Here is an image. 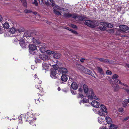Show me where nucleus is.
Returning a JSON list of instances; mask_svg holds the SVG:
<instances>
[{
  "label": "nucleus",
  "instance_id": "39",
  "mask_svg": "<svg viewBox=\"0 0 129 129\" xmlns=\"http://www.w3.org/2000/svg\"><path fill=\"white\" fill-rule=\"evenodd\" d=\"M54 13L58 15H61V13L59 11H57L56 10H54Z\"/></svg>",
  "mask_w": 129,
  "mask_h": 129
},
{
  "label": "nucleus",
  "instance_id": "47",
  "mask_svg": "<svg viewBox=\"0 0 129 129\" xmlns=\"http://www.w3.org/2000/svg\"><path fill=\"white\" fill-rule=\"evenodd\" d=\"M106 74L108 75H111L112 74V72L110 71L107 70L106 71Z\"/></svg>",
  "mask_w": 129,
  "mask_h": 129
},
{
  "label": "nucleus",
  "instance_id": "51",
  "mask_svg": "<svg viewBox=\"0 0 129 129\" xmlns=\"http://www.w3.org/2000/svg\"><path fill=\"white\" fill-rule=\"evenodd\" d=\"M71 93L75 95L76 94V92L75 91H74L73 90L71 89Z\"/></svg>",
  "mask_w": 129,
  "mask_h": 129
},
{
  "label": "nucleus",
  "instance_id": "23",
  "mask_svg": "<svg viewBox=\"0 0 129 129\" xmlns=\"http://www.w3.org/2000/svg\"><path fill=\"white\" fill-rule=\"evenodd\" d=\"M3 27L4 29H7L9 28V24L7 22H5V23L3 25Z\"/></svg>",
  "mask_w": 129,
  "mask_h": 129
},
{
  "label": "nucleus",
  "instance_id": "64",
  "mask_svg": "<svg viewBox=\"0 0 129 129\" xmlns=\"http://www.w3.org/2000/svg\"><path fill=\"white\" fill-rule=\"evenodd\" d=\"M129 118V117H128V116L127 117L124 118V121H126L127 120H128Z\"/></svg>",
  "mask_w": 129,
  "mask_h": 129
},
{
  "label": "nucleus",
  "instance_id": "12",
  "mask_svg": "<svg viewBox=\"0 0 129 129\" xmlns=\"http://www.w3.org/2000/svg\"><path fill=\"white\" fill-rule=\"evenodd\" d=\"M59 72L61 73L62 74H66L68 72V70L65 67H61L59 68Z\"/></svg>",
  "mask_w": 129,
  "mask_h": 129
},
{
  "label": "nucleus",
  "instance_id": "2",
  "mask_svg": "<svg viewBox=\"0 0 129 129\" xmlns=\"http://www.w3.org/2000/svg\"><path fill=\"white\" fill-rule=\"evenodd\" d=\"M50 75L52 78L57 79H59L61 76L59 70L56 69H52L51 70Z\"/></svg>",
  "mask_w": 129,
  "mask_h": 129
},
{
  "label": "nucleus",
  "instance_id": "35",
  "mask_svg": "<svg viewBox=\"0 0 129 129\" xmlns=\"http://www.w3.org/2000/svg\"><path fill=\"white\" fill-rule=\"evenodd\" d=\"M128 103V99L124 100V101L122 103V105H127Z\"/></svg>",
  "mask_w": 129,
  "mask_h": 129
},
{
  "label": "nucleus",
  "instance_id": "18",
  "mask_svg": "<svg viewBox=\"0 0 129 129\" xmlns=\"http://www.w3.org/2000/svg\"><path fill=\"white\" fill-rule=\"evenodd\" d=\"M97 70L98 72L101 74L104 75V72L102 68L99 67H97Z\"/></svg>",
  "mask_w": 129,
  "mask_h": 129
},
{
  "label": "nucleus",
  "instance_id": "15",
  "mask_svg": "<svg viewBox=\"0 0 129 129\" xmlns=\"http://www.w3.org/2000/svg\"><path fill=\"white\" fill-rule=\"evenodd\" d=\"M19 44L23 48H26V44L25 43L24 39H21L19 40Z\"/></svg>",
  "mask_w": 129,
  "mask_h": 129
},
{
  "label": "nucleus",
  "instance_id": "4",
  "mask_svg": "<svg viewBox=\"0 0 129 129\" xmlns=\"http://www.w3.org/2000/svg\"><path fill=\"white\" fill-rule=\"evenodd\" d=\"M29 53L34 55H37L39 54L38 50L37 49V46L33 44H30L29 46Z\"/></svg>",
  "mask_w": 129,
  "mask_h": 129
},
{
  "label": "nucleus",
  "instance_id": "58",
  "mask_svg": "<svg viewBox=\"0 0 129 129\" xmlns=\"http://www.w3.org/2000/svg\"><path fill=\"white\" fill-rule=\"evenodd\" d=\"M64 11H67V12L64 13V14H66L67 13H68L69 12V11H68V10L66 9H64Z\"/></svg>",
  "mask_w": 129,
  "mask_h": 129
},
{
  "label": "nucleus",
  "instance_id": "31",
  "mask_svg": "<svg viewBox=\"0 0 129 129\" xmlns=\"http://www.w3.org/2000/svg\"><path fill=\"white\" fill-rule=\"evenodd\" d=\"M91 105H99V103L96 101L94 100L92 102Z\"/></svg>",
  "mask_w": 129,
  "mask_h": 129
},
{
  "label": "nucleus",
  "instance_id": "60",
  "mask_svg": "<svg viewBox=\"0 0 129 129\" xmlns=\"http://www.w3.org/2000/svg\"><path fill=\"white\" fill-rule=\"evenodd\" d=\"M34 77L35 78V80L37 79V78H38L36 74H35L34 75Z\"/></svg>",
  "mask_w": 129,
  "mask_h": 129
},
{
  "label": "nucleus",
  "instance_id": "45",
  "mask_svg": "<svg viewBox=\"0 0 129 129\" xmlns=\"http://www.w3.org/2000/svg\"><path fill=\"white\" fill-rule=\"evenodd\" d=\"M47 53L49 54H53L54 52L53 51H52L49 50H48L47 51Z\"/></svg>",
  "mask_w": 129,
  "mask_h": 129
},
{
  "label": "nucleus",
  "instance_id": "13",
  "mask_svg": "<svg viewBox=\"0 0 129 129\" xmlns=\"http://www.w3.org/2000/svg\"><path fill=\"white\" fill-rule=\"evenodd\" d=\"M42 70H45L48 71L49 67V64L48 63H46L45 62L43 63L42 64Z\"/></svg>",
  "mask_w": 129,
  "mask_h": 129
},
{
  "label": "nucleus",
  "instance_id": "19",
  "mask_svg": "<svg viewBox=\"0 0 129 129\" xmlns=\"http://www.w3.org/2000/svg\"><path fill=\"white\" fill-rule=\"evenodd\" d=\"M100 107L101 111L102 110L103 111L106 113H107V108L105 105H100Z\"/></svg>",
  "mask_w": 129,
  "mask_h": 129
},
{
  "label": "nucleus",
  "instance_id": "29",
  "mask_svg": "<svg viewBox=\"0 0 129 129\" xmlns=\"http://www.w3.org/2000/svg\"><path fill=\"white\" fill-rule=\"evenodd\" d=\"M88 99H87L85 98H84L81 100V102L83 103H87L88 101Z\"/></svg>",
  "mask_w": 129,
  "mask_h": 129
},
{
  "label": "nucleus",
  "instance_id": "43",
  "mask_svg": "<svg viewBox=\"0 0 129 129\" xmlns=\"http://www.w3.org/2000/svg\"><path fill=\"white\" fill-rule=\"evenodd\" d=\"M40 51L42 53L44 52L45 51V48L43 47H41L40 49Z\"/></svg>",
  "mask_w": 129,
  "mask_h": 129
},
{
  "label": "nucleus",
  "instance_id": "9",
  "mask_svg": "<svg viewBox=\"0 0 129 129\" xmlns=\"http://www.w3.org/2000/svg\"><path fill=\"white\" fill-rule=\"evenodd\" d=\"M39 57L40 58L44 61H47L48 60V56L43 54L40 55Z\"/></svg>",
  "mask_w": 129,
  "mask_h": 129
},
{
  "label": "nucleus",
  "instance_id": "55",
  "mask_svg": "<svg viewBox=\"0 0 129 129\" xmlns=\"http://www.w3.org/2000/svg\"><path fill=\"white\" fill-rule=\"evenodd\" d=\"M29 122L30 123V124H31L32 125H33V124H34L35 126H36V125L35 123V122H33L32 121H30Z\"/></svg>",
  "mask_w": 129,
  "mask_h": 129
},
{
  "label": "nucleus",
  "instance_id": "34",
  "mask_svg": "<svg viewBox=\"0 0 129 129\" xmlns=\"http://www.w3.org/2000/svg\"><path fill=\"white\" fill-rule=\"evenodd\" d=\"M22 4L23 6L25 7H27V3L26 1H22Z\"/></svg>",
  "mask_w": 129,
  "mask_h": 129
},
{
  "label": "nucleus",
  "instance_id": "28",
  "mask_svg": "<svg viewBox=\"0 0 129 129\" xmlns=\"http://www.w3.org/2000/svg\"><path fill=\"white\" fill-rule=\"evenodd\" d=\"M98 122L100 124H103L104 122V120L103 119L102 117H99L98 118Z\"/></svg>",
  "mask_w": 129,
  "mask_h": 129
},
{
  "label": "nucleus",
  "instance_id": "33",
  "mask_svg": "<svg viewBox=\"0 0 129 129\" xmlns=\"http://www.w3.org/2000/svg\"><path fill=\"white\" fill-rule=\"evenodd\" d=\"M24 11L25 13H30L32 12V10L31 9H26L24 10Z\"/></svg>",
  "mask_w": 129,
  "mask_h": 129
},
{
  "label": "nucleus",
  "instance_id": "57",
  "mask_svg": "<svg viewBox=\"0 0 129 129\" xmlns=\"http://www.w3.org/2000/svg\"><path fill=\"white\" fill-rule=\"evenodd\" d=\"M83 96V95L82 94H79V95L78 96V98H81Z\"/></svg>",
  "mask_w": 129,
  "mask_h": 129
},
{
  "label": "nucleus",
  "instance_id": "37",
  "mask_svg": "<svg viewBox=\"0 0 129 129\" xmlns=\"http://www.w3.org/2000/svg\"><path fill=\"white\" fill-rule=\"evenodd\" d=\"M122 30L121 29H120L116 31V34L117 35H119L122 32Z\"/></svg>",
  "mask_w": 129,
  "mask_h": 129
},
{
  "label": "nucleus",
  "instance_id": "56",
  "mask_svg": "<svg viewBox=\"0 0 129 129\" xmlns=\"http://www.w3.org/2000/svg\"><path fill=\"white\" fill-rule=\"evenodd\" d=\"M124 90L126 91L127 94L129 95V89L125 88L124 89Z\"/></svg>",
  "mask_w": 129,
  "mask_h": 129
},
{
  "label": "nucleus",
  "instance_id": "30",
  "mask_svg": "<svg viewBox=\"0 0 129 129\" xmlns=\"http://www.w3.org/2000/svg\"><path fill=\"white\" fill-rule=\"evenodd\" d=\"M16 31L15 29L13 27H12V28L10 29L9 30V32L13 34Z\"/></svg>",
  "mask_w": 129,
  "mask_h": 129
},
{
  "label": "nucleus",
  "instance_id": "62",
  "mask_svg": "<svg viewBox=\"0 0 129 129\" xmlns=\"http://www.w3.org/2000/svg\"><path fill=\"white\" fill-rule=\"evenodd\" d=\"M72 27L73 28H77V27L76 25H74V24H72Z\"/></svg>",
  "mask_w": 129,
  "mask_h": 129
},
{
  "label": "nucleus",
  "instance_id": "5",
  "mask_svg": "<svg viewBox=\"0 0 129 129\" xmlns=\"http://www.w3.org/2000/svg\"><path fill=\"white\" fill-rule=\"evenodd\" d=\"M94 107L93 110L96 114L101 116L104 115L102 112L101 110L100 105H92Z\"/></svg>",
  "mask_w": 129,
  "mask_h": 129
},
{
  "label": "nucleus",
  "instance_id": "53",
  "mask_svg": "<svg viewBox=\"0 0 129 129\" xmlns=\"http://www.w3.org/2000/svg\"><path fill=\"white\" fill-rule=\"evenodd\" d=\"M73 80L72 79V78H70L69 80L68 81V84L70 85V84H69V83H71V82H72Z\"/></svg>",
  "mask_w": 129,
  "mask_h": 129
},
{
  "label": "nucleus",
  "instance_id": "10",
  "mask_svg": "<svg viewBox=\"0 0 129 129\" xmlns=\"http://www.w3.org/2000/svg\"><path fill=\"white\" fill-rule=\"evenodd\" d=\"M97 59L99 60L101 62L106 63H112L111 60L106 59H104L101 58H98Z\"/></svg>",
  "mask_w": 129,
  "mask_h": 129
},
{
  "label": "nucleus",
  "instance_id": "61",
  "mask_svg": "<svg viewBox=\"0 0 129 129\" xmlns=\"http://www.w3.org/2000/svg\"><path fill=\"white\" fill-rule=\"evenodd\" d=\"M85 60V59L84 58H81L80 60V61L81 62H84V61Z\"/></svg>",
  "mask_w": 129,
  "mask_h": 129
},
{
  "label": "nucleus",
  "instance_id": "24",
  "mask_svg": "<svg viewBox=\"0 0 129 129\" xmlns=\"http://www.w3.org/2000/svg\"><path fill=\"white\" fill-rule=\"evenodd\" d=\"M60 54L59 53H56L54 55V57L55 58L58 59L60 57Z\"/></svg>",
  "mask_w": 129,
  "mask_h": 129
},
{
  "label": "nucleus",
  "instance_id": "38",
  "mask_svg": "<svg viewBox=\"0 0 129 129\" xmlns=\"http://www.w3.org/2000/svg\"><path fill=\"white\" fill-rule=\"evenodd\" d=\"M35 81L37 84H40L42 83L41 81L39 78H37Z\"/></svg>",
  "mask_w": 129,
  "mask_h": 129
},
{
  "label": "nucleus",
  "instance_id": "46",
  "mask_svg": "<svg viewBox=\"0 0 129 129\" xmlns=\"http://www.w3.org/2000/svg\"><path fill=\"white\" fill-rule=\"evenodd\" d=\"M106 23H107L106 22H100L99 24L100 25L103 26H106Z\"/></svg>",
  "mask_w": 129,
  "mask_h": 129
},
{
  "label": "nucleus",
  "instance_id": "1",
  "mask_svg": "<svg viewBox=\"0 0 129 129\" xmlns=\"http://www.w3.org/2000/svg\"><path fill=\"white\" fill-rule=\"evenodd\" d=\"M118 77L119 76L117 74H115L113 76L112 79L110 77L108 79L116 91H118L119 89V85L117 84L119 83V81L120 80L118 79Z\"/></svg>",
  "mask_w": 129,
  "mask_h": 129
},
{
  "label": "nucleus",
  "instance_id": "32",
  "mask_svg": "<svg viewBox=\"0 0 129 129\" xmlns=\"http://www.w3.org/2000/svg\"><path fill=\"white\" fill-rule=\"evenodd\" d=\"M99 29L101 31H104L106 30V28L104 26H103V27L99 26Z\"/></svg>",
  "mask_w": 129,
  "mask_h": 129
},
{
  "label": "nucleus",
  "instance_id": "40",
  "mask_svg": "<svg viewBox=\"0 0 129 129\" xmlns=\"http://www.w3.org/2000/svg\"><path fill=\"white\" fill-rule=\"evenodd\" d=\"M32 4H33L35 5L36 6H38V3L37 2V0H34V1L32 2Z\"/></svg>",
  "mask_w": 129,
  "mask_h": 129
},
{
  "label": "nucleus",
  "instance_id": "59",
  "mask_svg": "<svg viewBox=\"0 0 129 129\" xmlns=\"http://www.w3.org/2000/svg\"><path fill=\"white\" fill-rule=\"evenodd\" d=\"M65 28L66 29L69 30L70 31H71L72 30V29H70V28H69L68 27H65Z\"/></svg>",
  "mask_w": 129,
  "mask_h": 129
},
{
  "label": "nucleus",
  "instance_id": "49",
  "mask_svg": "<svg viewBox=\"0 0 129 129\" xmlns=\"http://www.w3.org/2000/svg\"><path fill=\"white\" fill-rule=\"evenodd\" d=\"M119 111L121 112H123L124 111V109L122 108H119L118 109Z\"/></svg>",
  "mask_w": 129,
  "mask_h": 129
},
{
  "label": "nucleus",
  "instance_id": "16",
  "mask_svg": "<svg viewBox=\"0 0 129 129\" xmlns=\"http://www.w3.org/2000/svg\"><path fill=\"white\" fill-rule=\"evenodd\" d=\"M71 87L73 89L76 90L78 88L77 84L75 82L73 81L71 85Z\"/></svg>",
  "mask_w": 129,
  "mask_h": 129
},
{
  "label": "nucleus",
  "instance_id": "50",
  "mask_svg": "<svg viewBox=\"0 0 129 129\" xmlns=\"http://www.w3.org/2000/svg\"><path fill=\"white\" fill-rule=\"evenodd\" d=\"M77 16L76 14H73V15H72V17L73 18H74V19H76L77 17Z\"/></svg>",
  "mask_w": 129,
  "mask_h": 129
},
{
  "label": "nucleus",
  "instance_id": "8",
  "mask_svg": "<svg viewBox=\"0 0 129 129\" xmlns=\"http://www.w3.org/2000/svg\"><path fill=\"white\" fill-rule=\"evenodd\" d=\"M77 67L79 70H81L85 74L89 70V69L84 68L83 66L80 64H78Z\"/></svg>",
  "mask_w": 129,
  "mask_h": 129
},
{
  "label": "nucleus",
  "instance_id": "54",
  "mask_svg": "<svg viewBox=\"0 0 129 129\" xmlns=\"http://www.w3.org/2000/svg\"><path fill=\"white\" fill-rule=\"evenodd\" d=\"M71 31L74 34H78V33H77V32L75 30L72 29V30Z\"/></svg>",
  "mask_w": 129,
  "mask_h": 129
},
{
  "label": "nucleus",
  "instance_id": "26",
  "mask_svg": "<svg viewBox=\"0 0 129 129\" xmlns=\"http://www.w3.org/2000/svg\"><path fill=\"white\" fill-rule=\"evenodd\" d=\"M86 74H87L89 75H90L92 77L96 78L95 76L93 74V73L92 72V71L89 69V70L87 71V72L86 73Z\"/></svg>",
  "mask_w": 129,
  "mask_h": 129
},
{
  "label": "nucleus",
  "instance_id": "41",
  "mask_svg": "<svg viewBox=\"0 0 129 129\" xmlns=\"http://www.w3.org/2000/svg\"><path fill=\"white\" fill-rule=\"evenodd\" d=\"M39 98H40V96H39ZM40 99V98H39L37 100V99H35V102L36 104H39V103L40 102V100L39 101V100ZM41 99L40 100H41Z\"/></svg>",
  "mask_w": 129,
  "mask_h": 129
},
{
  "label": "nucleus",
  "instance_id": "11",
  "mask_svg": "<svg viewBox=\"0 0 129 129\" xmlns=\"http://www.w3.org/2000/svg\"><path fill=\"white\" fill-rule=\"evenodd\" d=\"M88 99H90L91 100H92L93 98L95 99L98 100V98H97L96 95L94 94V92L91 91V95H88Z\"/></svg>",
  "mask_w": 129,
  "mask_h": 129
},
{
  "label": "nucleus",
  "instance_id": "3",
  "mask_svg": "<svg viewBox=\"0 0 129 129\" xmlns=\"http://www.w3.org/2000/svg\"><path fill=\"white\" fill-rule=\"evenodd\" d=\"M85 25L92 28L95 27L96 26L99 25V23L97 20H86L84 23Z\"/></svg>",
  "mask_w": 129,
  "mask_h": 129
},
{
  "label": "nucleus",
  "instance_id": "21",
  "mask_svg": "<svg viewBox=\"0 0 129 129\" xmlns=\"http://www.w3.org/2000/svg\"><path fill=\"white\" fill-rule=\"evenodd\" d=\"M83 89L84 92L85 93H87L88 91V88L87 86L85 84L84 85H83Z\"/></svg>",
  "mask_w": 129,
  "mask_h": 129
},
{
  "label": "nucleus",
  "instance_id": "17",
  "mask_svg": "<svg viewBox=\"0 0 129 129\" xmlns=\"http://www.w3.org/2000/svg\"><path fill=\"white\" fill-rule=\"evenodd\" d=\"M105 118L106 121V122L107 123L110 124L111 123L112 121V120L111 118L109 116H106L105 115H103Z\"/></svg>",
  "mask_w": 129,
  "mask_h": 129
},
{
  "label": "nucleus",
  "instance_id": "42",
  "mask_svg": "<svg viewBox=\"0 0 129 129\" xmlns=\"http://www.w3.org/2000/svg\"><path fill=\"white\" fill-rule=\"evenodd\" d=\"M119 84H120L121 85L125 86L127 87H128V86L125 84L121 82L120 81H119V82L118 83Z\"/></svg>",
  "mask_w": 129,
  "mask_h": 129
},
{
  "label": "nucleus",
  "instance_id": "22",
  "mask_svg": "<svg viewBox=\"0 0 129 129\" xmlns=\"http://www.w3.org/2000/svg\"><path fill=\"white\" fill-rule=\"evenodd\" d=\"M37 55V56H35V61L36 63H40V59H39V56H38V55Z\"/></svg>",
  "mask_w": 129,
  "mask_h": 129
},
{
  "label": "nucleus",
  "instance_id": "7",
  "mask_svg": "<svg viewBox=\"0 0 129 129\" xmlns=\"http://www.w3.org/2000/svg\"><path fill=\"white\" fill-rule=\"evenodd\" d=\"M68 76L65 74H62L61 77V83L64 84V83L63 82H66L68 80Z\"/></svg>",
  "mask_w": 129,
  "mask_h": 129
},
{
  "label": "nucleus",
  "instance_id": "63",
  "mask_svg": "<svg viewBox=\"0 0 129 129\" xmlns=\"http://www.w3.org/2000/svg\"><path fill=\"white\" fill-rule=\"evenodd\" d=\"M72 16V14H69L67 15V16L68 17H70Z\"/></svg>",
  "mask_w": 129,
  "mask_h": 129
},
{
  "label": "nucleus",
  "instance_id": "25",
  "mask_svg": "<svg viewBox=\"0 0 129 129\" xmlns=\"http://www.w3.org/2000/svg\"><path fill=\"white\" fill-rule=\"evenodd\" d=\"M32 42L35 44H39V42L35 38H32Z\"/></svg>",
  "mask_w": 129,
  "mask_h": 129
},
{
  "label": "nucleus",
  "instance_id": "48",
  "mask_svg": "<svg viewBox=\"0 0 129 129\" xmlns=\"http://www.w3.org/2000/svg\"><path fill=\"white\" fill-rule=\"evenodd\" d=\"M53 67L54 68V69H56L58 70V66L57 64H55L53 65Z\"/></svg>",
  "mask_w": 129,
  "mask_h": 129
},
{
  "label": "nucleus",
  "instance_id": "20",
  "mask_svg": "<svg viewBox=\"0 0 129 129\" xmlns=\"http://www.w3.org/2000/svg\"><path fill=\"white\" fill-rule=\"evenodd\" d=\"M86 17L84 16H79L77 17V18L80 21H85Z\"/></svg>",
  "mask_w": 129,
  "mask_h": 129
},
{
  "label": "nucleus",
  "instance_id": "52",
  "mask_svg": "<svg viewBox=\"0 0 129 129\" xmlns=\"http://www.w3.org/2000/svg\"><path fill=\"white\" fill-rule=\"evenodd\" d=\"M121 7H118L117 9V11L118 12H120L121 11Z\"/></svg>",
  "mask_w": 129,
  "mask_h": 129
},
{
  "label": "nucleus",
  "instance_id": "6",
  "mask_svg": "<svg viewBox=\"0 0 129 129\" xmlns=\"http://www.w3.org/2000/svg\"><path fill=\"white\" fill-rule=\"evenodd\" d=\"M35 87L37 89V91L40 92V93H38L39 96H42L44 95V92L43 91L42 88L41 87L40 84H36V85H35Z\"/></svg>",
  "mask_w": 129,
  "mask_h": 129
},
{
  "label": "nucleus",
  "instance_id": "44",
  "mask_svg": "<svg viewBox=\"0 0 129 129\" xmlns=\"http://www.w3.org/2000/svg\"><path fill=\"white\" fill-rule=\"evenodd\" d=\"M24 116V115H21L18 117V118L19 119V120H20V123H21L22 122V117Z\"/></svg>",
  "mask_w": 129,
  "mask_h": 129
},
{
  "label": "nucleus",
  "instance_id": "14",
  "mask_svg": "<svg viewBox=\"0 0 129 129\" xmlns=\"http://www.w3.org/2000/svg\"><path fill=\"white\" fill-rule=\"evenodd\" d=\"M119 27L121 29L122 31H125L129 29V27L126 25H120Z\"/></svg>",
  "mask_w": 129,
  "mask_h": 129
},
{
  "label": "nucleus",
  "instance_id": "27",
  "mask_svg": "<svg viewBox=\"0 0 129 129\" xmlns=\"http://www.w3.org/2000/svg\"><path fill=\"white\" fill-rule=\"evenodd\" d=\"M106 26L107 27L111 28L113 27V25L112 24L108 22H106Z\"/></svg>",
  "mask_w": 129,
  "mask_h": 129
},
{
  "label": "nucleus",
  "instance_id": "36",
  "mask_svg": "<svg viewBox=\"0 0 129 129\" xmlns=\"http://www.w3.org/2000/svg\"><path fill=\"white\" fill-rule=\"evenodd\" d=\"M117 128L113 124H112L110 126V129H116Z\"/></svg>",
  "mask_w": 129,
  "mask_h": 129
}]
</instances>
